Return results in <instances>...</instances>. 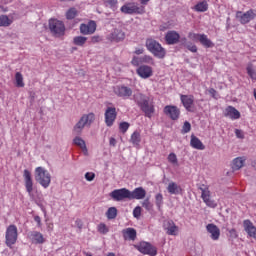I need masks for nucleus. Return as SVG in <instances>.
I'll list each match as a JSON object with an SVG mask.
<instances>
[{
	"instance_id": "bb28decb",
	"label": "nucleus",
	"mask_w": 256,
	"mask_h": 256,
	"mask_svg": "<svg viewBox=\"0 0 256 256\" xmlns=\"http://www.w3.org/2000/svg\"><path fill=\"white\" fill-rule=\"evenodd\" d=\"M190 146L197 150L206 149V146L203 144V142L195 135H191Z\"/></svg>"
},
{
	"instance_id": "72a5a7b5",
	"label": "nucleus",
	"mask_w": 256,
	"mask_h": 256,
	"mask_svg": "<svg viewBox=\"0 0 256 256\" xmlns=\"http://www.w3.org/2000/svg\"><path fill=\"white\" fill-rule=\"evenodd\" d=\"M13 23V20L6 16L5 14H2L0 16V27H9Z\"/></svg>"
},
{
	"instance_id": "473e14b6",
	"label": "nucleus",
	"mask_w": 256,
	"mask_h": 256,
	"mask_svg": "<svg viewBox=\"0 0 256 256\" xmlns=\"http://www.w3.org/2000/svg\"><path fill=\"white\" fill-rule=\"evenodd\" d=\"M73 143L75 145H77L78 147H80V149L85 152V153H88V149H87V146H86V142L81 138V137H75L73 139Z\"/></svg>"
},
{
	"instance_id": "ea45409f",
	"label": "nucleus",
	"mask_w": 256,
	"mask_h": 256,
	"mask_svg": "<svg viewBox=\"0 0 256 256\" xmlns=\"http://www.w3.org/2000/svg\"><path fill=\"white\" fill-rule=\"evenodd\" d=\"M112 37H113V40H115L116 42H120L125 39V33L122 31L114 32L112 34Z\"/></svg>"
},
{
	"instance_id": "4c0bfd02",
	"label": "nucleus",
	"mask_w": 256,
	"mask_h": 256,
	"mask_svg": "<svg viewBox=\"0 0 256 256\" xmlns=\"http://www.w3.org/2000/svg\"><path fill=\"white\" fill-rule=\"evenodd\" d=\"M167 160L172 165L179 166V160H178V157L175 153H170L167 157Z\"/></svg>"
},
{
	"instance_id": "58836bf2",
	"label": "nucleus",
	"mask_w": 256,
	"mask_h": 256,
	"mask_svg": "<svg viewBox=\"0 0 256 256\" xmlns=\"http://www.w3.org/2000/svg\"><path fill=\"white\" fill-rule=\"evenodd\" d=\"M104 5L112 10L117 9L118 0H103Z\"/></svg>"
},
{
	"instance_id": "bf43d9fd",
	"label": "nucleus",
	"mask_w": 256,
	"mask_h": 256,
	"mask_svg": "<svg viewBox=\"0 0 256 256\" xmlns=\"http://www.w3.org/2000/svg\"><path fill=\"white\" fill-rule=\"evenodd\" d=\"M109 145L115 147L117 145V140L115 138H110Z\"/></svg>"
},
{
	"instance_id": "49530a36",
	"label": "nucleus",
	"mask_w": 256,
	"mask_h": 256,
	"mask_svg": "<svg viewBox=\"0 0 256 256\" xmlns=\"http://www.w3.org/2000/svg\"><path fill=\"white\" fill-rule=\"evenodd\" d=\"M191 129H192L191 123L188 121L184 122L182 127V133L183 134L189 133Z\"/></svg>"
},
{
	"instance_id": "20e7f679",
	"label": "nucleus",
	"mask_w": 256,
	"mask_h": 256,
	"mask_svg": "<svg viewBox=\"0 0 256 256\" xmlns=\"http://www.w3.org/2000/svg\"><path fill=\"white\" fill-rule=\"evenodd\" d=\"M34 177L43 188H48L51 184V174L43 167L35 168Z\"/></svg>"
},
{
	"instance_id": "423d86ee",
	"label": "nucleus",
	"mask_w": 256,
	"mask_h": 256,
	"mask_svg": "<svg viewBox=\"0 0 256 256\" xmlns=\"http://www.w3.org/2000/svg\"><path fill=\"white\" fill-rule=\"evenodd\" d=\"M18 240V228L16 225H9L5 231V244L12 248Z\"/></svg>"
},
{
	"instance_id": "c03bdc74",
	"label": "nucleus",
	"mask_w": 256,
	"mask_h": 256,
	"mask_svg": "<svg viewBox=\"0 0 256 256\" xmlns=\"http://www.w3.org/2000/svg\"><path fill=\"white\" fill-rule=\"evenodd\" d=\"M184 47L192 53L198 52V47L191 42H188L187 44H185Z\"/></svg>"
},
{
	"instance_id": "0eeeda50",
	"label": "nucleus",
	"mask_w": 256,
	"mask_h": 256,
	"mask_svg": "<svg viewBox=\"0 0 256 256\" xmlns=\"http://www.w3.org/2000/svg\"><path fill=\"white\" fill-rule=\"evenodd\" d=\"M49 30L52 35L61 37L65 34L66 28L61 20L51 19L49 20Z\"/></svg>"
},
{
	"instance_id": "c9c22d12",
	"label": "nucleus",
	"mask_w": 256,
	"mask_h": 256,
	"mask_svg": "<svg viewBox=\"0 0 256 256\" xmlns=\"http://www.w3.org/2000/svg\"><path fill=\"white\" fill-rule=\"evenodd\" d=\"M78 15V10L77 8H69V10H67V12L65 13V17L67 20H73L74 18H76Z\"/></svg>"
},
{
	"instance_id": "6e6d98bb",
	"label": "nucleus",
	"mask_w": 256,
	"mask_h": 256,
	"mask_svg": "<svg viewBox=\"0 0 256 256\" xmlns=\"http://www.w3.org/2000/svg\"><path fill=\"white\" fill-rule=\"evenodd\" d=\"M145 49L144 48H135L134 54L135 55H142L144 54Z\"/></svg>"
},
{
	"instance_id": "8fccbe9b",
	"label": "nucleus",
	"mask_w": 256,
	"mask_h": 256,
	"mask_svg": "<svg viewBox=\"0 0 256 256\" xmlns=\"http://www.w3.org/2000/svg\"><path fill=\"white\" fill-rule=\"evenodd\" d=\"M141 58V64H151L153 63V58L151 56H148V55H145L143 57H140Z\"/></svg>"
},
{
	"instance_id": "dca6fc26",
	"label": "nucleus",
	"mask_w": 256,
	"mask_h": 256,
	"mask_svg": "<svg viewBox=\"0 0 256 256\" xmlns=\"http://www.w3.org/2000/svg\"><path fill=\"white\" fill-rule=\"evenodd\" d=\"M180 100L183 105V107L188 112H193V107L195 103V97L193 95H180Z\"/></svg>"
},
{
	"instance_id": "aec40b11",
	"label": "nucleus",
	"mask_w": 256,
	"mask_h": 256,
	"mask_svg": "<svg viewBox=\"0 0 256 256\" xmlns=\"http://www.w3.org/2000/svg\"><path fill=\"white\" fill-rule=\"evenodd\" d=\"M114 93L118 97H122V98L126 99V98H129L132 96L133 91L131 88L126 87V86H117L116 88H114Z\"/></svg>"
},
{
	"instance_id": "7ed1b4c3",
	"label": "nucleus",
	"mask_w": 256,
	"mask_h": 256,
	"mask_svg": "<svg viewBox=\"0 0 256 256\" xmlns=\"http://www.w3.org/2000/svg\"><path fill=\"white\" fill-rule=\"evenodd\" d=\"M96 120L94 113H88L81 116L79 121L73 127V133L79 135L83 132L86 126L90 127Z\"/></svg>"
},
{
	"instance_id": "3c124183",
	"label": "nucleus",
	"mask_w": 256,
	"mask_h": 256,
	"mask_svg": "<svg viewBox=\"0 0 256 256\" xmlns=\"http://www.w3.org/2000/svg\"><path fill=\"white\" fill-rule=\"evenodd\" d=\"M142 64L141 57H133L131 60V65L135 67H139Z\"/></svg>"
},
{
	"instance_id": "0e129e2a",
	"label": "nucleus",
	"mask_w": 256,
	"mask_h": 256,
	"mask_svg": "<svg viewBox=\"0 0 256 256\" xmlns=\"http://www.w3.org/2000/svg\"><path fill=\"white\" fill-rule=\"evenodd\" d=\"M85 256H93L91 253H85Z\"/></svg>"
},
{
	"instance_id": "4468645a",
	"label": "nucleus",
	"mask_w": 256,
	"mask_h": 256,
	"mask_svg": "<svg viewBox=\"0 0 256 256\" xmlns=\"http://www.w3.org/2000/svg\"><path fill=\"white\" fill-rule=\"evenodd\" d=\"M237 19L243 25L251 22V20L255 19L256 13L255 10H247V12H237L236 14Z\"/></svg>"
},
{
	"instance_id": "6e6552de",
	"label": "nucleus",
	"mask_w": 256,
	"mask_h": 256,
	"mask_svg": "<svg viewBox=\"0 0 256 256\" xmlns=\"http://www.w3.org/2000/svg\"><path fill=\"white\" fill-rule=\"evenodd\" d=\"M188 38L191 41H199L202 46L205 48H213L215 47V44L208 38L205 34H196L193 32H190L188 34Z\"/></svg>"
},
{
	"instance_id": "6ab92c4d",
	"label": "nucleus",
	"mask_w": 256,
	"mask_h": 256,
	"mask_svg": "<svg viewBox=\"0 0 256 256\" xmlns=\"http://www.w3.org/2000/svg\"><path fill=\"white\" fill-rule=\"evenodd\" d=\"M121 234L125 241H135L137 239V230L132 227L122 229Z\"/></svg>"
},
{
	"instance_id": "c756f323",
	"label": "nucleus",
	"mask_w": 256,
	"mask_h": 256,
	"mask_svg": "<svg viewBox=\"0 0 256 256\" xmlns=\"http://www.w3.org/2000/svg\"><path fill=\"white\" fill-rule=\"evenodd\" d=\"M245 164V159L242 157L235 158L232 162V169L234 171L240 170Z\"/></svg>"
},
{
	"instance_id": "a878e982",
	"label": "nucleus",
	"mask_w": 256,
	"mask_h": 256,
	"mask_svg": "<svg viewBox=\"0 0 256 256\" xmlns=\"http://www.w3.org/2000/svg\"><path fill=\"white\" fill-rule=\"evenodd\" d=\"M224 115L232 120H238L241 118V113L233 106L227 107Z\"/></svg>"
},
{
	"instance_id": "1a4fd4ad",
	"label": "nucleus",
	"mask_w": 256,
	"mask_h": 256,
	"mask_svg": "<svg viewBox=\"0 0 256 256\" xmlns=\"http://www.w3.org/2000/svg\"><path fill=\"white\" fill-rule=\"evenodd\" d=\"M198 189L201 191V198L203 202L211 208H216L217 204L211 199V191L209 186L202 184L198 187Z\"/></svg>"
},
{
	"instance_id": "f8f14e48",
	"label": "nucleus",
	"mask_w": 256,
	"mask_h": 256,
	"mask_svg": "<svg viewBox=\"0 0 256 256\" xmlns=\"http://www.w3.org/2000/svg\"><path fill=\"white\" fill-rule=\"evenodd\" d=\"M163 113L173 121L179 120L181 116V110L174 105H167L163 109Z\"/></svg>"
},
{
	"instance_id": "e2e57ef3",
	"label": "nucleus",
	"mask_w": 256,
	"mask_h": 256,
	"mask_svg": "<svg viewBox=\"0 0 256 256\" xmlns=\"http://www.w3.org/2000/svg\"><path fill=\"white\" fill-rule=\"evenodd\" d=\"M106 256H116V254L113 253V252H110V253H108Z\"/></svg>"
},
{
	"instance_id": "4be33fe9",
	"label": "nucleus",
	"mask_w": 256,
	"mask_h": 256,
	"mask_svg": "<svg viewBox=\"0 0 256 256\" xmlns=\"http://www.w3.org/2000/svg\"><path fill=\"white\" fill-rule=\"evenodd\" d=\"M130 200H142L146 197L147 192L143 187L135 188L133 191H129Z\"/></svg>"
},
{
	"instance_id": "2eb2a0df",
	"label": "nucleus",
	"mask_w": 256,
	"mask_h": 256,
	"mask_svg": "<svg viewBox=\"0 0 256 256\" xmlns=\"http://www.w3.org/2000/svg\"><path fill=\"white\" fill-rule=\"evenodd\" d=\"M79 30L82 35H93L97 30V24L95 20H89L87 24H81Z\"/></svg>"
},
{
	"instance_id": "09e8293b",
	"label": "nucleus",
	"mask_w": 256,
	"mask_h": 256,
	"mask_svg": "<svg viewBox=\"0 0 256 256\" xmlns=\"http://www.w3.org/2000/svg\"><path fill=\"white\" fill-rule=\"evenodd\" d=\"M142 215V208L140 206H137L133 209V217L140 219Z\"/></svg>"
},
{
	"instance_id": "79ce46f5",
	"label": "nucleus",
	"mask_w": 256,
	"mask_h": 256,
	"mask_svg": "<svg viewBox=\"0 0 256 256\" xmlns=\"http://www.w3.org/2000/svg\"><path fill=\"white\" fill-rule=\"evenodd\" d=\"M130 123H128V122H121L120 124H119V131L122 133V134H125L128 130H129V128H130Z\"/></svg>"
},
{
	"instance_id": "052dcab7",
	"label": "nucleus",
	"mask_w": 256,
	"mask_h": 256,
	"mask_svg": "<svg viewBox=\"0 0 256 256\" xmlns=\"http://www.w3.org/2000/svg\"><path fill=\"white\" fill-rule=\"evenodd\" d=\"M54 230V223H47V231L51 232Z\"/></svg>"
},
{
	"instance_id": "37998d69",
	"label": "nucleus",
	"mask_w": 256,
	"mask_h": 256,
	"mask_svg": "<svg viewBox=\"0 0 256 256\" xmlns=\"http://www.w3.org/2000/svg\"><path fill=\"white\" fill-rule=\"evenodd\" d=\"M97 231L100 233V234H107L109 232V228L107 227L106 224L104 223H100L98 226H97Z\"/></svg>"
},
{
	"instance_id": "9d476101",
	"label": "nucleus",
	"mask_w": 256,
	"mask_h": 256,
	"mask_svg": "<svg viewBox=\"0 0 256 256\" xmlns=\"http://www.w3.org/2000/svg\"><path fill=\"white\" fill-rule=\"evenodd\" d=\"M134 248L145 255L156 256L158 254L157 248L149 242L142 241L139 244L134 245Z\"/></svg>"
},
{
	"instance_id": "f704fd0d",
	"label": "nucleus",
	"mask_w": 256,
	"mask_h": 256,
	"mask_svg": "<svg viewBox=\"0 0 256 256\" xmlns=\"http://www.w3.org/2000/svg\"><path fill=\"white\" fill-rule=\"evenodd\" d=\"M87 40V37L77 36L73 38V44L75 46L83 47L87 43Z\"/></svg>"
},
{
	"instance_id": "4d7b16f0",
	"label": "nucleus",
	"mask_w": 256,
	"mask_h": 256,
	"mask_svg": "<svg viewBox=\"0 0 256 256\" xmlns=\"http://www.w3.org/2000/svg\"><path fill=\"white\" fill-rule=\"evenodd\" d=\"M34 221L37 223L38 227H42V220L40 216H34Z\"/></svg>"
},
{
	"instance_id": "f3484780",
	"label": "nucleus",
	"mask_w": 256,
	"mask_h": 256,
	"mask_svg": "<svg viewBox=\"0 0 256 256\" xmlns=\"http://www.w3.org/2000/svg\"><path fill=\"white\" fill-rule=\"evenodd\" d=\"M23 179H24V185H25V189H26V192L28 194H32L33 192V179H32V174L29 170L25 169L23 171Z\"/></svg>"
},
{
	"instance_id": "f03ea898",
	"label": "nucleus",
	"mask_w": 256,
	"mask_h": 256,
	"mask_svg": "<svg viewBox=\"0 0 256 256\" xmlns=\"http://www.w3.org/2000/svg\"><path fill=\"white\" fill-rule=\"evenodd\" d=\"M146 49L156 58L164 59L167 55L166 49L156 40L147 39L145 42Z\"/></svg>"
},
{
	"instance_id": "864d4df0",
	"label": "nucleus",
	"mask_w": 256,
	"mask_h": 256,
	"mask_svg": "<svg viewBox=\"0 0 256 256\" xmlns=\"http://www.w3.org/2000/svg\"><path fill=\"white\" fill-rule=\"evenodd\" d=\"M95 177H96L95 173H92V172H88L85 174V179L89 182L93 181Z\"/></svg>"
},
{
	"instance_id": "680f3d73",
	"label": "nucleus",
	"mask_w": 256,
	"mask_h": 256,
	"mask_svg": "<svg viewBox=\"0 0 256 256\" xmlns=\"http://www.w3.org/2000/svg\"><path fill=\"white\" fill-rule=\"evenodd\" d=\"M209 94H210L213 98H215V96H216V94H217V91H216L214 88H211V89H209Z\"/></svg>"
},
{
	"instance_id": "5701e85b",
	"label": "nucleus",
	"mask_w": 256,
	"mask_h": 256,
	"mask_svg": "<svg viewBox=\"0 0 256 256\" xmlns=\"http://www.w3.org/2000/svg\"><path fill=\"white\" fill-rule=\"evenodd\" d=\"M138 76H140L143 79H147L153 76V69L152 67H149L147 65L140 66L136 70Z\"/></svg>"
},
{
	"instance_id": "9b49d317",
	"label": "nucleus",
	"mask_w": 256,
	"mask_h": 256,
	"mask_svg": "<svg viewBox=\"0 0 256 256\" xmlns=\"http://www.w3.org/2000/svg\"><path fill=\"white\" fill-rule=\"evenodd\" d=\"M118 113L115 107H107L104 113V121L107 127H112L117 119Z\"/></svg>"
},
{
	"instance_id": "5fc2aeb1",
	"label": "nucleus",
	"mask_w": 256,
	"mask_h": 256,
	"mask_svg": "<svg viewBox=\"0 0 256 256\" xmlns=\"http://www.w3.org/2000/svg\"><path fill=\"white\" fill-rule=\"evenodd\" d=\"M101 41H102V38L100 36H93V37H91V40H90V42L92 44H97V43H99Z\"/></svg>"
},
{
	"instance_id": "c85d7f7f",
	"label": "nucleus",
	"mask_w": 256,
	"mask_h": 256,
	"mask_svg": "<svg viewBox=\"0 0 256 256\" xmlns=\"http://www.w3.org/2000/svg\"><path fill=\"white\" fill-rule=\"evenodd\" d=\"M141 141H142V139H141V134H140V132L134 131V132L131 134L130 143H132L133 146L139 147Z\"/></svg>"
},
{
	"instance_id": "cd10ccee",
	"label": "nucleus",
	"mask_w": 256,
	"mask_h": 256,
	"mask_svg": "<svg viewBox=\"0 0 256 256\" xmlns=\"http://www.w3.org/2000/svg\"><path fill=\"white\" fill-rule=\"evenodd\" d=\"M167 191L168 193H170L171 195H178L181 194L183 192V189L181 186H179L177 183L175 182H170L167 186Z\"/></svg>"
},
{
	"instance_id": "603ef678",
	"label": "nucleus",
	"mask_w": 256,
	"mask_h": 256,
	"mask_svg": "<svg viewBox=\"0 0 256 256\" xmlns=\"http://www.w3.org/2000/svg\"><path fill=\"white\" fill-rule=\"evenodd\" d=\"M229 231V237L232 239H237L239 237V234L236 229H230Z\"/></svg>"
},
{
	"instance_id": "e433bc0d",
	"label": "nucleus",
	"mask_w": 256,
	"mask_h": 256,
	"mask_svg": "<svg viewBox=\"0 0 256 256\" xmlns=\"http://www.w3.org/2000/svg\"><path fill=\"white\" fill-rule=\"evenodd\" d=\"M118 215V210L115 207H111L107 210L106 216L108 219H115Z\"/></svg>"
},
{
	"instance_id": "39448f33",
	"label": "nucleus",
	"mask_w": 256,
	"mask_h": 256,
	"mask_svg": "<svg viewBox=\"0 0 256 256\" xmlns=\"http://www.w3.org/2000/svg\"><path fill=\"white\" fill-rule=\"evenodd\" d=\"M121 13L126 15L139 14L142 15L146 12L145 6H139L136 2H127L120 8Z\"/></svg>"
},
{
	"instance_id": "393cba45",
	"label": "nucleus",
	"mask_w": 256,
	"mask_h": 256,
	"mask_svg": "<svg viewBox=\"0 0 256 256\" xmlns=\"http://www.w3.org/2000/svg\"><path fill=\"white\" fill-rule=\"evenodd\" d=\"M29 239L34 244H43L45 242V238L41 232L38 231H31L28 234Z\"/></svg>"
},
{
	"instance_id": "f257e3e1",
	"label": "nucleus",
	"mask_w": 256,
	"mask_h": 256,
	"mask_svg": "<svg viewBox=\"0 0 256 256\" xmlns=\"http://www.w3.org/2000/svg\"><path fill=\"white\" fill-rule=\"evenodd\" d=\"M134 102L144 113L145 117L152 118L156 112L154 102H150V98L142 93L134 95Z\"/></svg>"
},
{
	"instance_id": "2f4dec72",
	"label": "nucleus",
	"mask_w": 256,
	"mask_h": 256,
	"mask_svg": "<svg viewBox=\"0 0 256 256\" xmlns=\"http://www.w3.org/2000/svg\"><path fill=\"white\" fill-rule=\"evenodd\" d=\"M14 79H15V86H16L17 88H23V87H25L24 77H23L22 73L16 72V73H15V76H14Z\"/></svg>"
},
{
	"instance_id": "13d9d810",
	"label": "nucleus",
	"mask_w": 256,
	"mask_h": 256,
	"mask_svg": "<svg viewBox=\"0 0 256 256\" xmlns=\"http://www.w3.org/2000/svg\"><path fill=\"white\" fill-rule=\"evenodd\" d=\"M235 134L238 138H244L243 132L239 129L235 130Z\"/></svg>"
},
{
	"instance_id": "a19ab883",
	"label": "nucleus",
	"mask_w": 256,
	"mask_h": 256,
	"mask_svg": "<svg viewBox=\"0 0 256 256\" xmlns=\"http://www.w3.org/2000/svg\"><path fill=\"white\" fill-rule=\"evenodd\" d=\"M246 71L251 79L256 80V72L255 69L253 68V64H249L246 68Z\"/></svg>"
},
{
	"instance_id": "de8ad7c7",
	"label": "nucleus",
	"mask_w": 256,
	"mask_h": 256,
	"mask_svg": "<svg viewBox=\"0 0 256 256\" xmlns=\"http://www.w3.org/2000/svg\"><path fill=\"white\" fill-rule=\"evenodd\" d=\"M163 200H164L163 194L158 193V194L155 196V201H156L157 207H161V206H162Z\"/></svg>"
},
{
	"instance_id": "a211bd4d",
	"label": "nucleus",
	"mask_w": 256,
	"mask_h": 256,
	"mask_svg": "<svg viewBox=\"0 0 256 256\" xmlns=\"http://www.w3.org/2000/svg\"><path fill=\"white\" fill-rule=\"evenodd\" d=\"M163 227L168 235H171V236L178 235L179 227L175 224L173 220L164 221Z\"/></svg>"
},
{
	"instance_id": "412c9836",
	"label": "nucleus",
	"mask_w": 256,
	"mask_h": 256,
	"mask_svg": "<svg viewBox=\"0 0 256 256\" xmlns=\"http://www.w3.org/2000/svg\"><path fill=\"white\" fill-rule=\"evenodd\" d=\"M180 38H181L180 34L177 33L176 31H169L165 35V42L168 45H175L179 43Z\"/></svg>"
},
{
	"instance_id": "a18cd8bd",
	"label": "nucleus",
	"mask_w": 256,
	"mask_h": 256,
	"mask_svg": "<svg viewBox=\"0 0 256 256\" xmlns=\"http://www.w3.org/2000/svg\"><path fill=\"white\" fill-rule=\"evenodd\" d=\"M142 207H144L147 211H151L153 209V204L151 203L149 198H146L142 202Z\"/></svg>"
},
{
	"instance_id": "b1692460",
	"label": "nucleus",
	"mask_w": 256,
	"mask_h": 256,
	"mask_svg": "<svg viewBox=\"0 0 256 256\" xmlns=\"http://www.w3.org/2000/svg\"><path fill=\"white\" fill-rule=\"evenodd\" d=\"M207 232L211 234L212 240H219L221 236V230L220 228L215 224H208L206 226Z\"/></svg>"
},
{
	"instance_id": "7c9ffc66",
	"label": "nucleus",
	"mask_w": 256,
	"mask_h": 256,
	"mask_svg": "<svg viewBox=\"0 0 256 256\" xmlns=\"http://www.w3.org/2000/svg\"><path fill=\"white\" fill-rule=\"evenodd\" d=\"M209 9V4L207 0H203L202 2H198L197 5L194 6V10L196 12H206Z\"/></svg>"
},
{
	"instance_id": "ddd939ff",
	"label": "nucleus",
	"mask_w": 256,
	"mask_h": 256,
	"mask_svg": "<svg viewBox=\"0 0 256 256\" xmlns=\"http://www.w3.org/2000/svg\"><path fill=\"white\" fill-rule=\"evenodd\" d=\"M110 197L115 201L130 200V190L127 188L115 189L110 193Z\"/></svg>"
}]
</instances>
